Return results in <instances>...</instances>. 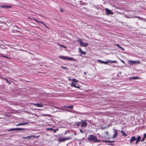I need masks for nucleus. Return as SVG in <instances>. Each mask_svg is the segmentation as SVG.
<instances>
[{"instance_id":"f257e3e1","label":"nucleus","mask_w":146,"mask_h":146,"mask_svg":"<svg viewBox=\"0 0 146 146\" xmlns=\"http://www.w3.org/2000/svg\"><path fill=\"white\" fill-rule=\"evenodd\" d=\"M87 139L89 141L94 142H98L101 141L102 140L97 139V137L93 135H89L87 138Z\"/></svg>"},{"instance_id":"f03ea898","label":"nucleus","mask_w":146,"mask_h":146,"mask_svg":"<svg viewBox=\"0 0 146 146\" xmlns=\"http://www.w3.org/2000/svg\"><path fill=\"white\" fill-rule=\"evenodd\" d=\"M58 57L60 58L63 59L68 60L72 61H75V60L74 58L72 57H68L66 56H58Z\"/></svg>"},{"instance_id":"7ed1b4c3","label":"nucleus","mask_w":146,"mask_h":146,"mask_svg":"<svg viewBox=\"0 0 146 146\" xmlns=\"http://www.w3.org/2000/svg\"><path fill=\"white\" fill-rule=\"evenodd\" d=\"M105 9L106 11V15H113V13L110 9L107 8H106Z\"/></svg>"},{"instance_id":"20e7f679","label":"nucleus","mask_w":146,"mask_h":146,"mask_svg":"<svg viewBox=\"0 0 146 146\" xmlns=\"http://www.w3.org/2000/svg\"><path fill=\"white\" fill-rule=\"evenodd\" d=\"M78 42L80 43V45L82 46L86 47L87 46L88 44L87 43L83 42L81 39H79Z\"/></svg>"},{"instance_id":"39448f33","label":"nucleus","mask_w":146,"mask_h":146,"mask_svg":"<svg viewBox=\"0 0 146 146\" xmlns=\"http://www.w3.org/2000/svg\"><path fill=\"white\" fill-rule=\"evenodd\" d=\"M30 104L39 107H42L43 106V105L41 103H40V104L38 103H37V104L31 103Z\"/></svg>"},{"instance_id":"423d86ee","label":"nucleus","mask_w":146,"mask_h":146,"mask_svg":"<svg viewBox=\"0 0 146 146\" xmlns=\"http://www.w3.org/2000/svg\"><path fill=\"white\" fill-rule=\"evenodd\" d=\"M86 120H82L81 122V123H82L81 126L82 127H85L87 125V123L86 122Z\"/></svg>"},{"instance_id":"0eeeda50","label":"nucleus","mask_w":146,"mask_h":146,"mask_svg":"<svg viewBox=\"0 0 146 146\" xmlns=\"http://www.w3.org/2000/svg\"><path fill=\"white\" fill-rule=\"evenodd\" d=\"M128 62L131 64H139L140 63V61H135L129 60L128 61Z\"/></svg>"},{"instance_id":"6e6552de","label":"nucleus","mask_w":146,"mask_h":146,"mask_svg":"<svg viewBox=\"0 0 146 146\" xmlns=\"http://www.w3.org/2000/svg\"><path fill=\"white\" fill-rule=\"evenodd\" d=\"M38 137L39 136H36V137L34 135H30V136H27V137H22V138L24 139H29L31 138L32 137L37 138V137Z\"/></svg>"},{"instance_id":"1a4fd4ad","label":"nucleus","mask_w":146,"mask_h":146,"mask_svg":"<svg viewBox=\"0 0 146 146\" xmlns=\"http://www.w3.org/2000/svg\"><path fill=\"white\" fill-rule=\"evenodd\" d=\"M70 138V137L68 138H60L59 139L60 141L61 142H63L69 139Z\"/></svg>"},{"instance_id":"9d476101","label":"nucleus","mask_w":146,"mask_h":146,"mask_svg":"<svg viewBox=\"0 0 146 146\" xmlns=\"http://www.w3.org/2000/svg\"><path fill=\"white\" fill-rule=\"evenodd\" d=\"M33 20L35 21L36 22H38V23H41L43 25H44L48 29H49V27H48V26H46V25L44 23L41 22V21H39L38 20H36V19H33Z\"/></svg>"},{"instance_id":"9b49d317","label":"nucleus","mask_w":146,"mask_h":146,"mask_svg":"<svg viewBox=\"0 0 146 146\" xmlns=\"http://www.w3.org/2000/svg\"><path fill=\"white\" fill-rule=\"evenodd\" d=\"M33 20L35 21L36 22H38V23H41L43 25H44L48 29H49V27H48V26H46V25L44 23L41 22V21H39L38 20H36V19H33Z\"/></svg>"},{"instance_id":"f8f14e48","label":"nucleus","mask_w":146,"mask_h":146,"mask_svg":"<svg viewBox=\"0 0 146 146\" xmlns=\"http://www.w3.org/2000/svg\"><path fill=\"white\" fill-rule=\"evenodd\" d=\"M77 85H78V84H77ZM70 86L71 87H74L78 89L80 88V87L78 85L77 86L76 84H74L73 82H72Z\"/></svg>"},{"instance_id":"ddd939ff","label":"nucleus","mask_w":146,"mask_h":146,"mask_svg":"<svg viewBox=\"0 0 146 146\" xmlns=\"http://www.w3.org/2000/svg\"><path fill=\"white\" fill-rule=\"evenodd\" d=\"M136 140V138L134 136H132L130 140V143H132V142H134Z\"/></svg>"},{"instance_id":"4468645a","label":"nucleus","mask_w":146,"mask_h":146,"mask_svg":"<svg viewBox=\"0 0 146 146\" xmlns=\"http://www.w3.org/2000/svg\"><path fill=\"white\" fill-rule=\"evenodd\" d=\"M29 124V123L28 122H24V123H19L18 124L16 125L17 126H18L19 125H25L27 124Z\"/></svg>"},{"instance_id":"2eb2a0df","label":"nucleus","mask_w":146,"mask_h":146,"mask_svg":"<svg viewBox=\"0 0 146 146\" xmlns=\"http://www.w3.org/2000/svg\"><path fill=\"white\" fill-rule=\"evenodd\" d=\"M118 135V132L116 129H115L114 130V133L113 135V138H116L117 135Z\"/></svg>"},{"instance_id":"dca6fc26","label":"nucleus","mask_w":146,"mask_h":146,"mask_svg":"<svg viewBox=\"0 0 146 146\" xmlns=\"http://www.w3.org/2000/svg\"><path fill=\"white\" fill-rule=\"evenodd\" d=\"M141 138L140 136H138L137 138V140L136 141L135 144H137L141 140Z\"/></svg>"},{"instance_id":"f3484780","label":"nucleus","mask_w":146,"mask_h":146,"mask_svg":"<svg viewBox=\"0 0 146 146\" xmlns=\"http://www.w3.org/2000/svg\"><path fill=\"white\" fill-rule=\"evenodd\" d=\"M108 61H107L108 63H116L117 62V61L115 60H108Z\"/></svg>"},{"instance_id":"a211bd4d","label":"nucleus","mask_w":146,"mask_h":146,"mask_svg":"<svg viewBox=\"0 0 146 146\" xmlns=\"http://www.w3.org/2000/svg\"><path fill=\"white\" fill-rule=\"evenodd\" d=\"M98 61L101 62V63H104L105 64H108L107 61H104L100 60H98Z\"/></svg>"},{"instance_id":"6ab92c4d","label":"nucleus","mask_w":146,"mask_h":146,"mask_svg":"<svg viewBox=\"0 0 146 146\" xmlns=\"http://www.w3.org/2000/svg\"><path fill=\"white\" fill-rule=\"evenodd\" d=\"M17 131H22V130H26V128H16Z\"/></svg>"},{"instance_id":"aec40b11","label":"nucleus","mask_w":146,"mask_h":146,"mask_svg":"<svg viewBox=\"0 0 146 146\" xmlns=\"http://www.w3.org/2000/svg\"><path fill=\"white\" fill-rule=\"evenodd\" d=\"M115 45L118 47L120 49L122 50H124V49L121 46H120L119 44H117Z\"/></svg>"},{"instance_id":"412c9836","label":"nucleus","mask_w":146,"mask_h":146,"mask_svg":"<svg viewBox=\"0 0 146 146\" xmlns=\"http://www.w3.org/2000/svg\"><path fill=\"white\" fill-rule=\"evenodd\" d=\"M114 141H110L108 140H104L103 141V142H105V143H109V142H113Z\"/></svg>"},{"instance_id":"4be33fe9","label":"nucleus","mask_w":146,"mask_h":146,"mask_svg":"<svg viewBox=\"0 0 146 146\" xmlns=\"http://www.w3.org/2000/svg\"><path fill=\"white\" fill-rule=\"evenodd\" d=\"M146 137V133H145L143 135V138H142V139L141 140V142L143 141L144 140Z\"/></svg>"},{"instance_id":"5701e85b","label":"nucleus","mask_w":146,"mask_h":146,"mask_svg":"<svg viewBox=\"0 0 146 146\" xmlns=\"http://www.w3.org/2000/svg\"><path fill=\"white\" fill-rule=\"evenodd\" d=\"M16 129V128L10 129L8 130V131L10 132L11 131H17Z\"/></svg>"},{"instance_id":"b1692460","label":"nucleus","mask_w":146,"mask_h":146,"mask_svg":"<svg viewBox=\"0 0 146 146\" xmlns=\"http://www.w3.org/2000/svg\"><path fill=\"white\" fill-rule=\"evenodd\" d=\"M121 133L122 134V135L123 136H127V135L126 134H125L124 132V131H123L122 130H121Z\"/></svg>"},{"instance_id":"393cba45","label":"nucleus","mask_w":146,"mask_h":146,"mask_svg":"<svg viewBox=\"0 0 146 146\" xmlns=\"http://www.w3.org/2000/svg\"><path fill=\"white\" fill-rule=\"evenodd\" d=\"M72 80L75 82L78 83V81L75 79H73Z\"/></svg>"},{"instance_id":"a878e982","label":"nucleus","mask_w":146,"mask_h":146,"mask_svg":"<svg viewBox=\"0 0 146 146\" xmlns=\"http://www.w3.org/2000/svg\"><path fill=\"white\" fill-rule=\"evenodd\" d=\"M73 105H72L70 106H67V107H66V108H71L72 109H73Z\"/></svg>"},{"instance_id":"bb28decb","label":"nucleus","mask_w":146,"mask_h":146,"mask_svg":"<svg viewBox=\"0 0 146 146\" xmlns=\"http://www.w3.org/2000/svg\"><path fill=\"white\" fill-rule=\"evenodd\" d=\"M80 122H77L76 123L75 125H77L78 127L79 126L80 124Z\"/></svg>"},{"instance_id":"cd10ccee","label":"nucleus","mask_w":146,"mask_h":146,"mask_svg":"<svg viewBox=\"0 0 146 146\" xmlns=\"http://www.w3.org/2000/svg\"><path fill=\"white\" fill-rule=\"evenodd\" d=\"M139 78L138 77H133L131 78L133 79V80H136L138 79Z\"/></svg>"},{"instance_id":"c85d7f7f","label":"nucleus","mask_w":146,"mask_h":146,"mask_svg":"<svg viewBox=\"0 0 146 146\" xmlns=\"http://www.w3.org/2000/svg\"><path fill=\"white\" fill-rule=\"evenodd\" d=\"M104 133L106 134V138L107 137H108V131H105L104 132Z\"/></svg>"},{"instance_id":"c756f323","label":"nucleus","mask_w":146,"mask_h":146,"mask_svg":"<svg viewBox=\"0 0 146 146\" xmlns=\"http://www.w3.org/2000/svg\"><path fill=\"white\" fill-rule=\"evenodd\" d=\"M86 52H85V51H83L81 53V55H82V54H84V55H85L86 54Z\"/></svg>"},{"instance_id":"7c9ffc66","label":"nucleus","mask_w":146,"mask_h":146,"mask_svg":"<svg viewBox=\"0 0 146 146\" xmlns=\"http://www.w3.org/2000/svg\"><path fill=\"white\" fill-rule=\"evenodd\" d=\"M58 130V129H55V130L54 129V130H53V132L54 133H55L56 132V131L57 130Z\"/></svg>"},{"instance_id":"2f4dec72","label":"nucleus","mask_w":146,"mask_h":146,"mask_svg":"<svg viewBox=\"0 0 146 146\" xmlns=\"http://www.w3.org/2000/svg\"><path fill=\"white\" fill-rule=\"evenodd\" d=\"M47 129L48 130H50L52 131H53V130H54V129L53 128H49L48 129Z\"/></svg>"},{"instance_id":"473e14b6","label":"nucleus","mask_w":146,"mask_h":146,"mask_svg":"<svg viewBox=\"0 0 146 146\" xmlns=\"http://www.w3.org/2000/svg\"><path fill=\"white\" fill-rule=\"evenodd\" d=\"M80 130L81 133H84L83 131L82 130L80 129Z\"/></svg>"},{"instance_id":"72a5a7b5","label":"nucleus","mask_w":146,"mask_h":146,"mask_svg":"<svg viewBox=\"0 0 146 146\" xmlns=\"http://www.w3.org/2000/svg\"><path fill=\"white\" fill-rule=\"evenodd\" d=\"M79 50H80V53H81L82 51V50L80 48H79Z\"/></svg>"},{"instance_id":"f704fd0d","label":"nucleus","mask_w":146,"mask_h":146,"mask_svg":"<svg viewBox=\"0 0 146 146\" xmlns=\"http://www.w3.org/2000/svg\"><path fill=\"white\" fill-rule=\"evenodd\" d=\"M79 50H80V53H81L82 51V50L80 48H79Z\"/></svg>"},{"instance_id":"c9c22d12","label":"nucleus","mask_w":146,"mask_h":146,"mask_svg":"<svg viewBox=\"0 0 146 146\" xmlns=\"http://www.w3.org/2000/svg\"><path fill=\"white\" fill-rule=\"evenodd\" d=\"M135 17L136 18H139V19H142L143 18H141V17H137V16H135Z\"/></svg>"},{"instance_id":"e433bc0d","label":"nucleus","mask_w":146,"mask_h":146,"mask_svg":"<svg viewBox=\"0 0 146 146\" xmlns=\"http://www.w3.org/2000/svg\"><path fill=\"white\" fill-rule=\"evenodd\" d=\"M2 56L4 57V58H9V57L6 56Z\"/></svg>"},{"instance_id":"4c0bfd02","label":"nucleus","mask_w":146,"mask_h":146,"mask_svg":"<svg viewBox=\"0 0 146 146\" xmlns=\"http://www.w3.org/2000/svg\"><path fill=\"white\" fill-rule=\"evenodd\" d=\"M62 47H63V48H67V47L66 46H65L64 45H63V46H62Z\"/></svg>"},{"instance_id":"58836bf2","label":"nucleus","mask_w":146,"mask_h":146,"mask_svg":"<svg viewBox=\"0 0 146 146\" xmlns=\"http://www.w3.org/2000/svg\"><path fill=\"white\" fill-rule=\"evenodd\" d=\"M62 68H64V69H66V68H67L66 67H63V66H62Z\"/></svg>"},{"instance_id":"ea45409f","label":"nucleus","mask_w":146,"mask_h":146,"mask_svg":"<svg viewBox=\"0 0 146 146\" xmlns=\"http://www.w3.org/2000/svg\"><path fill=\"white\" fill-rule=\"evenodd\" d=\"M72 80V79H71V78H68V80H69V81H70L71 80Z\"/></svg>"},{"instance_id":"a19ab883","label":"nucleus","mask_w":146,"mask_h":146,"mask_svg":"<svg viewBox=\"0 0 146 146\" xmlns=\"http://www.w3.org/2000/svg\"><path fill=\"white\" fill-rule=\"evenodd\" d=\"M59 46H60V47H62V46H63V45H61V44H59Z\"/></svg>"},{"instance_id":"79ce46f5","label":"nucleus","mask_w":146,"mask_h":146,"mask_svg":"<svg viewBox=\"0 0 146 146\" xmlns=\"http://www.w3.org/2000/svg\"><path fill=\"white\" fill-rule=\"evenodd\" d=\"M60 11L61 12H63L64 11L63 10H62L61 9H60Z\"/></svg>"},{"instance_id":"37998d69","label":"nucleus","mask_w":146,"mask_h":146,"mask_svg":"<svg viewBox=\"0 0 146 146\" xmlns=\"http://www.w3.org/2000/svg\"><path fill=\"white\" fill-rule=\"evenodd\" d=\"M121 62L123 63H125L124 62L123 60H121Z\"/></svg>"},{"instance_id":"c03bdc74","label":"nucleus","mask_w":146,"mask_h":146,"mask_svg":"<svg viewBox=\"0 0 146 146\" xmlns=\"http://www.w3.org/2000/svg\"><path fill=\"white\" fill-rule=\"evenodd\" d=\"M84 74H85V75L86 74V72H84Z\"/></svg>"},{"instance_id":"a18cd8bd","label":"nucleus","mask_w":146,"mask_h":146,"mask_svg":"<svg viewBox=\"0 0 146 146\" xmlns=\"http://www.w3.org/2000/svg\"><path fill=\"white\" fill-rule=\"evenodd\" d=\"M66 107H67V106H63V107L64 108H66Z\"/></svg>"}]
</instances>
